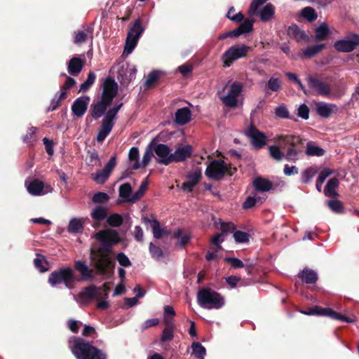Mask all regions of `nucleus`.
I'll list each match as a JSON object with an SVG mask.
<instances>
[{
	"mask_svg": "<svg viewBox=\"0 0 359 359\" xmlns=\"http://www.w3.org/2000/svg\"><path fill=\"white\" fill-rule=\"evenodd\" d=\"M93 238L100 242L97 249H90V259L95 267L101 273H104L111 264L110 253L114 244L119 243L118 233L111 229H104L95 233Z\"/></svg>",
	"mask_w": 359,
	"mask_h": 359,
	"instance_id": "nucleus-1",
	"label": "nucleus"
},
{
	"mask_svg": "<svg viewBox=\"0 0 359 359\" xmlns=\"http://www.w3.org/2000/svg\"><path fill=\"white\" fill-rule=\"evenodd\" d=\"M69 346L77 359H106V355L81 337H72Z\"/></svg>",
	"mask_w": 359,
	"mask_h": 359,
	"instance_id": "nucleus-2",
	"label": "nucleus"
},
{
	"mask_svg": "<svg viewBox=\"0 0 359 359\" xmlns=\"http://www.w3.org/2000/svg\"><path fill=\"white\" fill-rule=\"evenodd\" d=\"M197 302L205 309H219L225 304L224 297L210 288H202L197 292Z\"/></svg>",
	"mask_w": 359,
	"mask_h": 359,
	"instance_id": "nucleus-3",
	"label": "nucleus"
},
{
	"mask_svg": "<svg viewBox=\"0 0 359 359\" xmlns=\"http://www.w3.org/2000/svg\"><path fill=\"white\" fill-rule=\"evenodd\" d=\"M75 281V275L70 267H64L54 271L48 277V283L52 287L64 283L65 287L69 290L74 287Z\"/></svg>",
	"mask_w": 359,
	"mask_h": 359,
	"instance_id": "nucleus-4",
	"label": "nucleus"
},
{
	"mask_svg": "<svg viewBox=\"0 0 359 359\" xmlns=\"http://www.w3.org/2000/svg\"><path fill=\"white\" fill-rule=\"evenodd\" d=\"M275 140L283 146H290L287 149L285 155H284V157L287 161L295 162L299 159L301 150L296 148L297 145L301 142V139L299 136L293 135H280L276 137Z\"/></svg>",
	"mask_w": 359,
	"mask_h": 359,
	"instance_id": "nucleus-5",
	"label": "nucleus"
},
{
	"mask_svg": "<svg viewBox=\"0 0 359 359\" xmlns=\"http://www.w3.org/2000/svg\"><path fill=\"white\" fill-rule=\"evenodd\" d=\"M144 31V27L142 25L140 19H137L128 33L123 51L124 54L128 55L133 53Z\"/></svg>",
	"mask_w": 359,
	"mask_h": 359,
	"instance_id": "nucleus-6",
	"label": "nucleus"
},
{
	"mask_svg": "<svg viewBox=\"0 0 359 359\" xmlns=\"http://www.w3.org/2000/svg\"><path fill=\"white\" fill-rule=\"evenodd\" d=\"M250 48L245 44H236L229 48L222 55V61L226 67H230L233 62L245 57Z\"/></svg>",
	"mask_w": 359,
	"mask_h": 359,
	"instance_id": "nucleus-7",
	"label": "nucleus"
},
{
	"mask_svg": "<svg viewBox=\"0 0 359 359\" xmlns=\"http://www.w3.org/2000/svg\"><path fill=\"white\" fill-rule=\"evenodd\" d=\"M243 90V84L241 82H233L229 86L226 95L219 97L222 103L227 107L236 108L238 105V97Z\"/></svg>",
	"mask_w": 359,
	"mask_h": 359,
	"instance_id": "nucleus-8",
	"label": "nucleus"
},
{
	"mask_svg": "<svg viewBox=\"0 0 359 359\" xmlns=\"http://www.w3.org/2000/svg\"><path fill=\"white\" fill-rule=\"evenodd\" d=\"M302 313L306 315H316V316H327L334 320H338L343 322L346 323H353L355 322V318L346 317L344 315L337 313L330 308H322L318 306H315L311 307L306 311H302Z\"/></svg>",
	"mask_w": 359,
	"mask_h": 359,
	"instance_id": "nucleus-9",
	"label": "nucleus"
},
{
	"mask_svg": "<svg viewBox=\"0 0 359 359\" xmlns=\"http://www.w3.org/2000/svg\"><path fill=\"white\" fill-rule=\"evenodd\" d=\"M228 171V165L222 160H213L210 162L205 170V175L211 180H219Z\"/></svg>",
	"mask_w": 359,
	"mask_h": 359,
	"instance_id": "nucleus-10",
	"label": "nucleus"
},
{
	"mask_svg": "<svg viewBox=\"0 0 359 359\" xmlns=\"http://www.w3.org/2000/svg\"><path fill=\"white\" fill-rule=\"evenodd\" d=\"M359 45V35L351 34L344 39L337 40L334 43V48L341 53L353 51Z\"/></svg>",
	"mask_w": 359,
	"mask_h": 359,
	"instance_id": "nucleus-11",
	"label": "nucleus"
},
{
	"mask_svg": "<svg viewBox=\"0 0 359 359\" xmlns=\"http://www.w3.org/2000/svg\"><path fill=\"white\" fill-rule=\"evenodd\" d=\"M306 81L309 87L315 90L318 95L324 97H330L331 95V86L328 83L313 76H307Z\"/></svg>",
	"mask_w": 359,
	"mask_h": 359,
	"instance_id": "nucleus-12",
	"label": "nucleus"
},
{
	"mask_svg": "<svg viewBox=\"0 0 359 359\" xmlns=\"http://www.w3.org/2000/svg\"><path fill=\"white\" fill-rule=\"evenodd\" d=\"M25 185L27 191L32 196H43L52 191V188L49 185H44L43 182L39 179H34L31 181L26 180Z\"/></svg>",
	"mask_w": 359,
	"mask_h": 359,
	"instance_id": "nucleus-13",
	"label": "nucleus"
},
{
	"mask_svg": "<svg viewBox=\"0 0 359 359\" xmlns=\"http://www.w3.org/2000/svg\"><path fill=\"white\" fill-rule=\"evenodd\" d=\"M153 151L156 156V161L158 163L165 165L172 163V153L168 145L154 142Z\"/></svg>",
	"mask_w": 359,
	"mask_h": 359,
	"instance_id": "nucleus-14",
	"label": "nucleus"
},
{
	"mask_svg": "<svg viewBox=\"0 0 359 359\" xmlns=\"http://www.w3.org/2000/svg\"><path fill=\"white\" fill-rule=\"evenodd\" d=\"M101 287H96L94 285H91L88 287H86L78 294L77 297L74 298L79 302L83 304H90L94 299L97 298L98 295L100 294Z\"/></svg>",
	"mask_w": 359,
	"mask_h": 359,
	"instance_id": "nucleus-15",
	"label": "nucleus"
},
{
	"mask_svg": "<svg viewBox=\"0 0 359 359\" xmlns=\"http://www.w3.org/2000/svg\"><path fill=\"white\" fill-rule=\"evenodd\" d=\"M116 164V157L112 156L108 163L105 165L103 170H97L95 173L91 174L92 179L100 184H104L109 178L111 172Z\"/></svg>",
	"mask_w": 359,
	"mask_h": 359,
	"instance_id": "nucleus-16",
	"label": "nucleus"
},
{
	"mask_svg": "<svg viewBox=\"0 0 359 359\" xmlns=\"http://www.w3.org/2000/svg\"><path fill=\"white\" fill-rule=\"evenodd\" d=\"M245 135L251 140L252 144L256 149H260L266 144V136L255 126H250Z\"/></svg>",
	"mask_w": 359,
	"mask_h": 359,
	"instance_id": "nucleus-17",
	"label": "nucleus"
},
{
	"mask_svg": "<svg viewBox=\"0 0 359 359\" xmlns=\"http://www.w3.org/2000/svg\"><path fill=\"white\" fill-rule=\"evenodd\" d=\"M315 109L316 114L324 118H328L339 111V108L337 104L325 102H316L315 104Z\"/></svg>",
	"mask_w": 359,
	"mask_h": 359,
	"instance_id": "nucleus-18",
	"label": "nucleus"
},
{
	"mask_svg": "<svg viewBox=\"0 0 359 359\" xmlns=\"http://www.w3.org/2000/svg\"><path fill=\"white\" fill-rule=\"evenodd\" d=\"M118 92V85L112 79H107L103 84V90L102 94V99L111 103L113 99L116 95Z\"/></svg>",
	"mask_w": 359,
	"mask_h": 359,
	"instance_id": "nucleus-19",
	"label": "nucleus"
},
{
	"mask_svg": "<svg viewBox=\"0 0 359 359\" xmlns=\"http://www.w3.org/2000/svg\"><path fill=\"white\" fill-rule=\"evenodd\" d=\"M192 153L193 148L189 144L179 147L173 153H172V163L184 161L190 158L192 155Z\"/></svg>",
	"mask_w": 359,
	"mask_h": 359,
	"instance_id": "nucleus-20",
	"label": "nucleus"
},
{
	"mask_svg": "<svg viewBox=\"0 0 359 359\" xmlns=\"http://www.w3.org/2000/svg\"><path fill=\"white\" fill-rule=\"evenodd\" d=\"M201 178V170H194L189 172L187 181L182 183V189L187 192H191L193 188L199 182Z\"/></svg>",
	"mask_w": 359,
	"mask_h": 359,
	"instance_id": "nucleus-21",
	"label": "nucleus"
},
{
	"mask_svg": "<svg viewBox=\"0 0 359 359\" xmlns=\"http://www.w3.org/2000/svg\"><path fill=\"white\" fill-rule=\"evenodd\" d=\"M86 63L84 58L78 56L73 57L67 64V71L72 76L78 75L83 68Z\"/></svg>",
	"mask_w": 359,
	"mask_h": 359,
	"instance_id": "nucleus-22",
	"label": "nucleus"
},
{
	"mask_svg": "<svg viewBox=\"0 0 359 359\" xmlns=\"http://www.w3.org/2000/svg\"><path fill=\"white\" fill-rule=\"evenodd\" d=\"M88 97H79L73 103L72 111L76 117H81L86 113L88 104Z\"/></svg>",
	"mask_w": 359,
	"mask_h": 359,
	"instance_id": "nucleus-23",
	"label": "nucleus"
},
{
	"mask_svg": "<svg viewBox=\"0 0 359 359\" xmlns=\"http://www.w3.org/2000/svg\"><path fill=\"white\" fill-rule=\"evenodd\" d=\"M191 111L189 107L177 109L175 114V122L179 126H184L191 120Z\"/></svg>",
	"mask_w": 359,
	"mask_h": 359,
	"instance_id": "nucleus-24",
	"label": "nucleus"
},
{
	"mask_svg": "<svg viewBox=\"0 0 359 359\" xmlns=\"http://www.w3.org/2000/svg\"><path fill=\"white\" fill-rule=\"evenodd\" d=\"M110 104V103H108V102L102 98L97 103L93 104L91 106L90 113L93 118L97 119L102 117Z\"/></svg>",
	"mask_w": 359,
	"mask_h": 359,
	"instance_id": "nucleus-25",
	"label": "nucleus"
},
{
	"mask_svg": "<svg viewBox=\"0 0 359 359\" xmlns=\"http://www.w3.org/2000/svg\"><path fill=\"white\" fill-rule=\"evenodd\" d=\"M221 228L222 233L216 234L211 239L212 244L215 245L218 250L222 249L220 243L224 241V234L233 230L234 226L231 223H223Z\"/></svg>",
	"mask_w": 359,
	"mask_h": 359,
	"instance_id": "nucleus-26",
	"label": "nucleus"
},
{
	"mask_svg": "<svg viewBox=\"0 0 359 359\" xmlns=\"http://www.w3.org/2000/svg\"><path fill=\"white\" fill-rule=\"evenodd\" d=\"M287 32L290 36L294 39L297 42L309 41V36L296 25L290 26Z\"/></svg>",
	"mask_w": 359,
	"mask_h": 359,
	"instance_id": "nucleus-27",
	"label": "nucleus"
},
{
	"mask_svg": "<svg viewBox=\"0 0 359 359\" xmlns=\"http://www.w3.org/2000/svg\"><path fill=\"white\" fill-rule=\"evenodd\" d=\"M165 327L163 330L162 336L161 338V340L163 342L170 341L173 339L174 337L173 332L175 325L172 319L165 316Z\"/></svg>",
	"mask_w": 359,
	"mask_h": 359,
	"instance_id": "nucleus-28",
	"label": "nucleus"
},
{
	"mask_svg": "<svg viewBox=\"0 0 359 359\" xmlns=\"http://www.w3.org/2000/svg\"><path fill=\"white\" fill-rule=\"evenodd\" d=\"M298 276L304 283L307 284L315 283L318 280L317 273L309 269H304L298 273Z\"/></svg>",
	"mask_w": 359,
	"mask_h": 359,
	"instance_id": "nucleus-29",
	"label": "nucleus"
},
{
	"mask_svg": "<svg viewBox=\"0 0 359 359\" xmlns=\"http://www.w3.org/2000/svg\"><path fill=\"white\" fill-rule=\"evenodd\" d=\"M252 26L253 21L245 20L238 28L229 32L228 34L233 35V36H238L243 34L249 33L252 30Z\"/></svg>",
	"mask_w": 359,
	"mask_h": 359,
	"instance_id": "nucleus-30",
	"label": "nucleus"
},
{
	"mask_svg": "<svg viewBox=\"0 0 359 359\" xmlns=\"http://www.w3.org/2000/svg\"><path fill=\"white\" fill-rule=\"evenodd\" d=\"M275 13V8L271 4H267L260 11L257 9V13L255 15H258L263 22L269 21Z\"/></svg>",
	"mask_w": 359,
	"mask_h": 359,
	"instance_id": "nucleus-31",
	"label": "nucleus"
},
{
	"mask_svg": "<svg viewBox=\"0 0 359 359\" xmlns=\"http://www.w3.org/2000/svg\"><path fill=\"white\" fill-rule=\"evenodd\" d=\"M252 184L255 190L260 192L269 191L272 188V183L261 177L255 178Z\"/></svg>",
	"mask_w": 359,
	"mask_h": 359,
	"instance_id": "nucleus-32",
	"label": "nucleus"
},
{
	"mask_svg": "<svg viewBox=\"0 0 359 359\" xmlns=\"http://www.w3.org/2000/svg\"><path fill=\"white\" fill-rule=\"evenodd\" d=\"M331 31L327 23L323 22L315 29V39L317 41L326 40Z\"/></svg>",
	"mask_w": 359,
	"mask_h": 359,
	"instance_id": "nucleus-33",
	"label": "nucleus"
},
{
	"mask_svg": "<svg viewBox=\"0 0 359 359\" xmlns=\"http://www.w3.org/2000/svg\"><path fill=\"white\" fill-rule=\"evenodd\" d=\"M305 153L309 156H323L325 154V151L315 142L310 141L306 144Z\"/></svg>",
	"mask_w": 359,
	"mask_h": 359,
	"instance_id": "nucleus-34",
	"label": "nucleus"
},
{
	"mask_svg": "<svg viewBox=\"0 0 359 359\" xmlns=\"http://www.w3.org/2000/svg\"><path fill=\"white\" fill-rule=\"evenodd\" d=\"M114 126V123H109L102 121L101 127L98 131L96 140L98 142H103L109 135Z\"/></svg>",
	"mask_w": 359,
	"mask_h": 359,
	"instance_id": "nucleus-35",
	"label": "nucleus"
},
{
	"mask_svg": "<svg viewBox=\"0 0 359 359\" xmlns=\"http://www.w3.org/2000/svg\"><path fill=\"white\" fill-rule=\"evenodd\" d=\"M93 30L90 27H84L83 30L79 31L75 34L74 38V43L76 44H80L86 41L88 36L92 38Z\"/></svg>",
	"mask_w": 359,
	"mask_h": 359,
	"instance_id": "nucleus-36",
	"label": "nucleus"
},
{
	"mask_svg": "<svg viewBox=\"0 0 359 359\" xmlns=\"http://www.w3.org/2000/svg\"><path fill=\"white\" fill-rule=\"evenodd\" d=\"M172 237L178 239L177 245L181 248L184 247L191 239L190 235L183 233V231L180 229H177L174 231Z\"/></svg>",
	"mask_w": 359,
	"mask_h": 359,
	"instance_id": "nucleus-37",
	"label": "nucleus"
},
{
	"mask_svg": "<svg viewBox=\"0 0 359 359\" xmlns=\"http://www.w3.org/2000/svg\"><path fill=\"white\" fill-rule=\"evenodd\" d=\"M83 229V219L81 218H73L69 221L68 225V231L71 233H78L82 232Z\"/></svg>",
	"mask_w": 359,
	"mask_h": 359,
	"instance_id": "nucleus-38",
	"label": "nucleus"
},
{
	"mask_svg": "<svg viewBox=\"0 0 359 359\" xmlns=\"http://www.w3.org/2000/svg\"><path fill=\"white\" fill-rule=\"evenodd\" d=\"M91 217L96 222L104 220L107 216V209L105 207L97 205L93 208Z\"/></svg>",
	"mask_w": 359,
	"mask_h": 359,
	"instance_id": "nucleus-39",
	"label": "nucleus"
},
{
	"mask_svg": "<svg viewBox=\"0 0 359 359\" xmlns=\"http://www.w3.org/2000/svg\"><path fill=\"white\" fill-rule=\"evenodd\" d=\"M339 180L337 178H332L330 179L325 189H324V194L327 196H335L337 195V193L336 191L337 188L339 186Z\"/></svg>",
	"mask_w": 359,
	"mask_h": 359,
	"instance_id": "nucleus-40",
	"label": "nucleus"
},
{
	"mask_svg": "<svg viewBox=\"0 0 359 359\" xmlns=\"http://www.w3.org/2000/svg\"><path fill=\"white\" fill-rule=\"evenodd\" d=\"M75 269L81 273L82 277L84 278H91L93 277V270L89 269L88 265L83 262H76Z\"/></svg>",
	"mask_w": 359,
	"mask_h": 359,
	"instance_id": "nucleus-41",
	"label": "nucleus"
},
{
	"mask_svg": "<svg viewBox=\"0 0 359 359\" xmlns=\"http://www.w3.org/2000/svg\"><path fill=\"white\" fill-rule=\"evenodd\" d=\"M139 149L137 147H132L128 153V158L131 163H133L131 165L132 168L134 170H137L140 168V162L139 161Z\"/></svg>",
	"mask_w": 359,
	"mask_h": 359,
	"instance_id": "nucleus-42",
	"label": "nucleus"
},
{
	"mask_svg": "<svg viewBox=\"0 0 359 359\" xmlns=\"http://www.w3.org/2000/svg\"><path fill=\"white\" fill-rule=\"evenodd\" d=\"M325 48V44H316L312 46H309L302 50L303 56L306 58H310Z\"/></svg>",
	"mask_w": 359,
	"mask_h": 359,
	"instance_id": "nucleus-43",
	"label": "nucleus"
},
{
	"mask_svg": "<svg viewBox=\"0 0 359 359\" xmlns=\"http://www.w3.org/2000/svg\"><path fill=\"white\" fill-rule=\"evenodd\" d=\"M191 348L192 354L198 359H204L206 354L205 348L199 342L194 341L192 343Z\"/></svg>",
	"mask_w": 359,
	"mask_h": 359,
	"instance_id": "nucleus-44",
	"label": "nucleus"
},
{
	"mask_svg": "<svg viewBox=\"0 0 359 359\" xmlns=\"http://www.w3.org/2000/svg\"><path fill=\"white\" fill-rule=\"evenodd\" d=\"M147 186L148 184L147 181L142 182L138 189L131 196L130 198L128 199V202L133 203L140 199L144 194Z\"/></svg>",
	"mask_w": 359,
	"mask_h": 359,
	"instance_id": "nucleus-45",
	"label": "nucleus"
},
{
	"mask_svg": "<svg viewBox=\"0 0 359 359\" xmlns=\"http://www.w3.org/2000/svg\"><path fill=\"white\" fill-rule=\"evenodd\" d=\"M282 85V81L279 78L271 77L267 83V89L266 90V94H270V92L278 91Z\"/></svg>",
	"mask_w": 359,
	"mask_h": 359,
	"instance_id": "nucleus-46",
	"label": "nucleus"
},
{
	"mask_svg": "<svg viewBox=\"0 0 359 359\" xmlns=\"http://www.w3.org/2000/svg\"><path fill=\"white\" fill-rule=\"evenodd\" d=\"M119 197L128 202V199L130 198L132 194V187L128 182L121 184L118 189Z\"/></svg>",
	"mask_w": 359,
	"mask_h": 359,
	"instance_id": "nucleus-47",
	"label": "nucleus"
},
{
	"mask_svg": "<svg viewBox=\"0 0 359 359\" xmlns=\"http://www.w3.org/2000/svg\"><path fill=\"white\" fill-rule=\"evenodd\" d=\"M301 15L303 18L307 20L309 22H313L318 18V14L315 9L310 6L304 8L301 11Z\"/></svg>",
	"mask_w": 359,
	"mask_h": 359,
	"instance_id": "nucleus-48",
	"label": "nucleus"
},
{
	"mask_svg": "<svg viewBox=\"0 0 359 359\" xmlns=\"http://www.w3.org/2000/svg\"><path fill=\"white\" fill-rule=\"evenodd\" d=\"M266 200V197L261 196H248L243 204L244 209H249L255 206L257 203H262Z\"/></svg>",
	"mask_w": 359,
	"mask_h": 359,
	"instance_id": "nucleus-49",
	"label": "nucleus"
},
{
	"mask_svg": "<svg viewBox=\"0 0 359 359\" xmlns=\"http://www.w3.org/2000/svg\"><path fill=\"white\" fill-rule=\"evenodd\" d=\"M153 145L154 140L149 143V144L147 147L144 153L142 162L140 163V168H145L149 163L151 159L152 154H153Z\"/></svg>",
	"mask_w": 359,
	"mask_h": 359,
	"instance_id": "nucleus-50",
	"label": "nucleus"
},
{
	"mask_svg": "<svg viewBox=\"0 0 359 359\" xmlns=\"http://www.w3.org/2000/svg\"><path fill=\"white\" fill-rule=\"evenodd\" d=\"M67 97V92L61 91L60 95H55V96L52 99L50 106L48 108V111H53L55 110L60 104V102L62 100H65Z\"/></svg>",
	"mask_w": 359,
	"mask_h": 359,
	"instance_id": "nucleus-51",
	"label": "nucleus"
},
{
	"mask_svg": "<svg viewBox=\"0 0 359 359\" xmlns=\"http://www.w3.org/2000/svg\"><path fill=\"white\" fill-rule=\"evenodd\" d=\"M96 79V75L94 72H90L88 74L87 79L80 86L79 91L83 93L86 92L90 86L95 83Z\"/></svg>",
	"mask_w": 359,
	"mask_h": 359,
	"instance_id": "nucleus-52",
	"label": "nucleus"
},
{
	"mask_svg": "<svg viewBox=\"0 0 359 359\" xmlns=\"http://www.w3.org/2000/svg\"><path fill=\"white\" fill-rule=\"evenodd\" d=\"M149 250L151 256L156 260H159L163 255L161 248L159 246L155 245L153 243H150Z\"/></svg>",
	"mask_w": 359,
	"mask_h": 359,
	"instance_id": "nucleus-53",
	"label": "nucleus"
},
{
	"mask_svg": "<svg viewBox=\"0 0 359 359\" xmlns=\"http://www.w3.org/2000/svg\"><path fill=\"white\" fill-rule=\"evenodd\" d=\"M107 223L113 227H118L123 223V218L118 214H112L107 217Z\"/></svg>",
	"mask_w": 359,
	"mask_h": 359,
	"instance_id": "nucleus-54",
	"label": "nucleus"
},
{
	"mask_svg": "<svg viewBox=\"0 0 359 359\" xmlns=\"http://www.w3.org/2000/svg\"><path fill=\"white\" fill-rule=\"evenodd\" d=\"M275 114L277 117L280 118H290L292 119V117L290 116L289 111L284 104H280L276 107L275 109Z\"/></svg>",
	"mask_w": 359,
	"mask_h": 359,
	"instance_id": "nucleus-55",
	"label": "nucleus"
},
{
	"mask_svg": "<svg viewBox=\"0 0 359 359\" xmlns=\"http://www.w3.org/2000/svg\"><path fill=\"white\" fill-rule=\"evenodd\" d=\"M269 151L271 156L276 161H281L284 158V154L277 146H270L269 147Z\"/></svg>",
	"mask_w": 359,
	"mask_h": 359,
	"instance_id": "nucleus-56",
	"label": "nucleus"
},
{
	"mask_svg": "<svg viewBox=\"0 0 359 359\" xmlns=\"http://www.w3.org/2000/svg\"><path fill=\"white\" fill-rule=\"evenodd\" d=\"M329 208L335 213H341L343 212V205L338 200H330L327 202Z\"/></svg>",
	"mask_w": 359,
	"mask_h": 359,
	"instance_id": "nucleus-57",
	"label": "nucleus"
},
{
	"mask_svg": "<svg viewBox=\"0 0 359 359\" xmlns=\"http://www.w3.org/2000/svg\"><path fill=\"white\" fill-rule=\"evenodd\" d=\"M233 238L236 243H244L249 241V235L246 232L236 231L233 233Z\"/></svg>",
	"mask_w": 359,
	"mask_h": 359,
	"instance_id": "nucleus-58",
	"label": "nucleus"
},
{
	"mask_svg": "<svg viewBox=\"0 0 359 359\" xmlns=\"http://www.w3.org/2000/svg\"><path fill=\"white\" fill-rule=\"evenodd\" d=\"M36 130L37 128L36 127H30L27 134L22 137L23 142L27 144H32L35 141L34 136Z\"/></svg>",
	"mask_w": 359,
	"mask_h": 359,
	"instance_id": "nucleus-59",
	"label": "nucleus"
},
{
	"mask_svg": "<svg viewBox=\"0 0 359 359\" xmlns=\"http://www.w3.org/2000/svg\"><path fill=\"white\" fill-rule=\"evenodd\" d=\"M152 232L155 238H161L164 233L163 229L161 228L158 221L152 222Z\"/></svg>",
	"mask_w": 359,
	"mask_h": 359,
	"instance_id": "nucleus-60",
	"label": "nucleus"
},
{
	"mask_svg": "<svg viewBox=\"0 0 359 359\" xmlns=\"http://www.w3.org/2000/svg\"><path fill=\"white\" fill-rule=\"evenodd\" d=\"M116 260L118 264L123 267H129L132 264L129 258L123 252L117 254Z\"/></svg>",
	"mask_w": 359,
	"mask_h": 359,
	"instance_id": "nucleus-61",
	"label": "nucleus"
},
{
	"mask_svg": "<svg viewBox=\"0 0 359 359\" xmlns=\"http://www.w3.org/2000/svg\"><path fill=\"white\" fill-rule=\"evenodd\" d=\"M160 72L158 71L154 70L151 72L147 76L144 85L146 86H150L158 80Z\"/></svg>",
	"mask_w": 359,
	"mask_h": 359,
	"instance_id": "nucleus-62",
	"label": "nucleus"
},
{
	"mask_svg": "<svg viewBox=\"0 0 359 359\" xmlns=\"http://www.w3.org/2000/svg\"><path fill=\"white\" fill-rule=\"evenodd\" d=\"M268 0H252L250 4L249 12L251 15H254L257 13V9L259 6L265 4Z\"/></svg>",
	"mask_w": 359,
	"mask_h": 359,
	"instance_id": "nucleus-63",
	"label": "nucleus"
},
{
	"mask_svg": "<svg viewBox=\"0 0 359 359\" xmlns=\"http://www.w3.org/2000/svg\"><path fill=\"white\" fill-rule=\"evenodd\" d=\"M297 115L304 120H307L309 117V109L306 104H301L297 109Z\"/></svg>",
	"mask_w": 359,
	"mask_h": 359,
	"instance_id": "nucleus-64",
	"label": "nucleus"
}]
</instances>
